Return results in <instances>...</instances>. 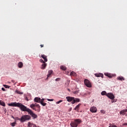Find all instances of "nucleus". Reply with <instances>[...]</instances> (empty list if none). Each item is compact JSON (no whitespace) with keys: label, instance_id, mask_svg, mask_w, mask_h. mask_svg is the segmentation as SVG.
Returning <instances> with one entry per match:
<instances>
[{"label":"nucleus","instance_id":"1","mask_svg":"<svg viewBox=\"0 0 127 127\" xmlns=\"http://www.w3.org/2000/svg\"><path fill=\"white\" fill-rule=\"evenodd\" d=\"M8 106H9V107H17L18 108H19V109H20V110L22 111H23V110L25 107V106L23 105L22 104L16 102H12L11 103H9L8 104Z\"/></svg>","mask_w":127,"mask_h":127},{"label":"nucleus","instance_id":"2","mask_svg":"<svg viewBox=\"0 0 127 127\" xmlns=\"http://www.w3.org/2000/svg\"><path fill=\"white\" fill-rule=\"evenodd\" d=\"M23 112H27V113H28V114L30 115L34 120L35 119H37V115L33 113L31 109L27 108L26 106H25L24 110H23Z\"/></svg>","mask_w":127,"mask_h":127},{"label":"nucleus","instance_id":"3","mask_svg":"<svg viewBox=\"0 0 127 127\" xmlns=\"http://www.w3.org/2000/svg\"><path fill=\"white\" fill-rule=\"evenodd\" d=\"M81 123H82V121L80 119H75L74 121L70 123V126L72 127H77Z\"/></svg>","mask_w":127,"mask_h":127},{"label":"nucleus","instance_id":"4","mask_svg":"<svg viewBox=\"0 0 127 127\" xmlns=\"http://www.w3.org/2000/svg\"><path fill=\"white\" fill-rule=\"evenodd\" d=\"M31 119L30 116L28 115H23L21 117V119L18 118L19 121H21V123H24L26 121H29Z\"/></svg>","mask_w":127,"mask_h":127},{"label":"nucleus","instance_id":"5","mask_svg":"<svg viewBox=\"0 0 127 127\" xmlns=\"http://www.w3.org/2000/svg\"><path fill=\"white\" fill-rule=\"evenodd\" d=\"M84 83L85 86H86V87H87L88 88L92 87V84H91V82H90V81H89V80L85 79L84 81Z\"/></svg>","mask_w":127,"mask_h":127},{"label":"nucleus","instance_id":"6","mask_svg":"<svg viewBox=\"0 0 127 127\" xmlns=\"http://www.w3.org/2000/svg\"><path fill=\"white\" fill-rule=\"evenodd\" d=\"M107 97H108L109 99H110V100H114V99H115V95L111 92L107 93Z\"/></svg>","mask_w":127,"mask_h":127},{"label":"nucleus","instance_id":"7","mask_svg":"<svg viewBox=\"0 0 127 127\" xmlns=\"http://www.w3.org/2000/svg\"><path fill=\"white\" fill-rule=\"evenodd\" d=\"M90 111L91 113H97V108L96 107H92L90 109Z\"/></svg>","mask_w":127,"mask_h":127},{"label":"nucleus","instance_id":"8","mask_svg":"<svg viewBox=\"0 0 127 127\" xmlns=\"http://www.w3.org/2000/svg\"><path fill=\"white\" fill-rule=\"evenodd\" d=\"M66 99L67 101V102H73V101H74V97H72L71 96H67L66 97Z\"/></svg>","mask_w":127,"mask_h":127},{"label":"nucleus","instance_id":"9","mask_svg":"<svg viewBox=\"0 0 127 127\" xmlns=\"http://www.w3.org/2000/svg\"><path fill=\"white\" fill-rule=\"evenodd\" d=\"M80 102V99L74 98L73 101L71 102V104H74L75 103H79Z\"/></svg>","mask_w":127,"mask_h":127},{"label":"nucleus","instance_id":"10","mask_svg":"<svg viewBox=\"0 0 127 127\" xmlns=\"http://www.w3.org/2000/svg\"><path fill=\"white\" fill-rule=\"evenodd\" d=\"M127 112V109H125L123 110H121L120 112V115H122V116H125Z\"/></svg>","mask_w":127,"mask_h":127},{"label":"nucleus","instance_id":"11","mask_svg":"<svg viewBox=\"0 0 127 127\" xmlns=\"http://www.w3.org/2000/svg\"><path fill=\"white\" fill-rule=\"evenodd\" d=\"M41 57L42 58H43V59H44V60L45 62H47V61H48V60H47V57L46 56H45V55H42L41 56Z\"/></svg>","mask_w":127,"mask_h":127},{"label":"nucleus","instance_id":"12","mask_svg":"<svg viewBox=\"0 0 127 127\" xmlns=\"http://www.w3.org/2000/svg\"><path fill=\"white\" fill-rule=\"evenodd\" d=\"M95 77H101V78H104V74L102 73H95Z\"/></svg>","mask_w":127,"mask_h":127},{"label":"nucleus","instance_id":"13","mask_svg":"<svg viewBox=\"0 0 127 127\" xmlns=\"http://www.w3.org/2000/svg\"><path fill=\"white\" fill-rule=\"evenodd\" d=\"M30 108H33V107H37V108H40V106L39 105V104H31L30 106Z\"/></svg>","mask_w":127,"mask_h":127},{"label":"nucleus","instance_id":"14","mask_svg":"<svg viewBox=\"0 0 127 127\" xmlns=\"http://www.w3.org/2000/svg\"><path fill=\"white\" fill-rule=\"evenodd\" d=\"M34 100L36 103H40L41 99L39 97H36L34 98Z\"/></svg>","mask_w":127,"mask_h":127},{"label":"nucleus","instance_id":"15","mask_svg":"<svg viewBox=\"0 0 127 127\" xmlns=\"http://www.w3.org/2000/svg\"><path fill=\"white\" fill-rule=\"evenodd\" d=\"M48 74L47 75L48 78H49V77H51V75L52 73H53V71L52 70H50L48 71Z\"/></svg>","mask_w":127,"mask_h":127},{"label":"nucleus","instance_id":"16","mask_svg":"<svg viewBox=\"0 0 127 127\" xmlns=\"http://www.w3.org/2000/svg\"><path fill=\"white\" fill-rule=\"evenodd\" d=\"M47 66V64L44 63L42 64L41 69H45Z\"/></svg>","mask_w":127,"mask_h":127},{"label":"nucleus","instance_id":"17","mask_svg":"<svg viewBox=\"0 0 127 127\" xmlns=\"http://www.w3.org/2000/svg\"><path fill=\"white\" fill-rule=\"evenodd\" d=\"M117 80H119V81H125V78L123 76H118L117 77Z\"/></svg>","mask_w":127,"mask_h":127},{"label":"nucleus","instance_id":"18","mask_svg":"<svg viewBox=\"0 0 127 127\" xmlns=\"http://www.w3.org/2000/svg\"><path fill=\"white\" fill-rule=\"evenodd\" d=\"M80 106H81V104L79 103L78 105H77L75 108H74L75 111H76L77 112H78V111H79V109L80 108Z\"/></svg>","mask_w":127,"mask_h":127},{"label":"nucleus","instance_id":"19","mask_svg":"<svg viewBox=\"0 0 127 127\" xmlns=\"http://www.w3.org/2000/svg\"><path fill=\"white\" fill-rule=\"evenodd\" d=\"M18 66L19 68H21L22 67H23V63H22V62H19L18 64Z\"/></svg>","mask_w":127,"mask_h":127},{"label":"nucleus","instance_id":"20","mask_svg":"<svg viewBox=\"0 0 127 127\" xmlns=\"http://www.w3.org/2000/svg\"><path fill=\"white\" fill-rule=\"evenodd\" d=\"M0 105H1V106H2V107H5V103L2 100H0Z\"/></svg>","mask_w":127,"mask_h":127},{"label":"nucleus","instance_id":"21","mask_svg":"<svg viewBox=\"0 0 127 127\" xmlns=\"http://www.w3.org/2000/svg\"><path fill=\"white\" fill-rule=\"evenodd\" d=\"M105 76L109 77V78H112V77H113V76H112V74H111V73H105Z\"/></svg>","mask_w":127,"mask_h":127},{"label":"nucleus","instance_id":"22","mask_svg":"<svg viewBox=\"0 0 127 127\" xmlns=\"http://www.w3.org/2000/svg\"><path fill=\"white\" fill-rule=\"evenodd\" d=\"M61 70H63V71H65L66 70V69H67V68H66V66H64V65H62L60 67Z\"/></svg>","mask_w":127,"mask_h":127},{"label":"nucleus","instance_id":"23","mask_svg":"<svg viewBox=\"0 0 127 127\" xmlns=\"http://www.w3.org/2000/svg\"><path fill=\"white\" fill-rule=\"evenodd\" d=\"M102 96H106L108 95V93H107V92L106 91H103L101 92Z\"/></svg>","mask_w":127,"mask_h":127},{"label":"nucleus","instance_id":"24","mask_svg":"<svg viewBox=\"0 0 127 127\" xmlns=\"http://www.w3.org/2000/svg\"><path fill=\"white\" fill-rule=\"evenodd\" d=\"M70 75V76H73L74 77L76 76L75 72L74 71L71 72Z\"/></svg>","mask_w":127,"mask_h":127},{"label":"nucleus","instance_id":"25","mask_svg":"<svg viewBox=\"0 0 127 127\" xmlns=\"http://www.w3.org/2000/svg\"><path fill=\"white\" fill-rule=\"evenodd\" d=\"M15 93H16L17 94H18L19 95H23V92H21L18 90H16Z\"/></svg>","mask_w":127,"mask_h":127},{"label":"nucleus","instance_id":"26","mask_svg":"<svg viewBox=\"0 0 127 127\" xmlns=\"http://www.w3.org/2000/svg\"><path fill=\"white\" fill-rule=\"evenodd\" d=\"M3 87H4V88H6L7 89H9V88H10V86L5 84L3 85Z\"/></svg>","mask_w":127,"mask_h":127},{"label":"nucleus","instance_id":"27","mask_svg":"<svg viewBox=\"0 0 127 127\" xmlns=\"http://www.w3.org/2000/svg\"><path fill=\"white\" fill-rule=\"evenodd\" d=\"M109 127H117V126L115 125L110 124Z\"/></svg>","mask_w":127,"mask_h":127},{"label":"nucleus","instance_id":"28","mask_svg":"<svg viewBox=\"0 0 127 127\" xmlns=\"http://www.w3.org/2000/svg\"><path fill=\"white\" fill-rule=\"evenodd\" d=\"M32 127V124L31 123L29 122L28 124V127Z\"/></svg>","mask_w":127,"mask_h":127},{"label":"nucleus","instance_id":"29","mask_svg":"<svg viewBox=\"0 0 127 127\" xmlns=\"http://www.w3.org/2000/svg\"><path fill=\"white\" fill-rule=\"evenodd\" d=\"M62 102H63V100H60V101L57 102H56V104H57V105H58L59 104H60V103H62Z\"/></svg>","mask_w":127,"mask_h":127},{"label":"nucleus","instance_id":"30","mask_svg":"<svg viewBox=\"0 0 127 127\" xmlns=\"http://www.w3.org/2000/svg\"><path fill=\"white\" fill-rule=\"evenodd\" d=\"M41 104L42 105V106H43V107H45V106L46 105H47L46 103H44V102H42V103H41Z\"/></svg>","mask_w":127,"mask_h":127},{"label":"nucleus","instance_id":"31","mask_svg":"<svg viewBox=\"0 0 127 127\" xmlns=\"http://www.w3.org/2000/svg\"><path fill=\"white\" fill-rule=\"evenodd\" d=\"M40 62H41V63H43V64L45 63V62L42 59L40 60Z\"/></svg>","mask_w":127,"mask_h":127},{"label":"nucleus","instance_id":"32","mask_svg":"<svg viewBox=\"0 0 127 127\" xmlns=\"http://www.w3.org/2000/svg\"><path fill=\"white\" fill-rule=\"evenodd\" d=\"M47 101H48L49 102H53V101H54V99H47Z\"/></svg>","mask_w":127,"mask_h":127},{"label":"nucleus","instance_id":"33","mask_svg":"<svg viewBox=\"0 0 127 127\" xmlns=\"http://www.w3.org/2000/svg\"><path fill=\"white\" fill-rule=\"evenodd\" d=\"M43 102H44V98L41 99L40 103V104H41V103H43Z\"/></svg>","mask_w":127,"mask_h":127},{"label":"nucleus","instance_id":"34","mask_svg":"<svg viewBox=\"0 0 127 127\" xmlns=\"http://www.w3.org/2000/svg\"><path fill=\"white\" fill-rule=\"evenodd\" d=\"M31 109H33L34 111H37L36 108L35 107H31Z\"/></svg>","mask_w":127,"mask_h":127},{"label":"nucleus","instance_id":"35","mask_svg":"<svg viewBox=\"0 0 127 127\" xmlns=\"http://www.w3.org/2000/svg\"><path fill=\"white\" fill-rule=\"evenodd\" d=\"M78 93H79L78 91H75L73 92V94H78Z\"/></svg>","mask_w":127,"mask_h":127},{"label":"nucleus","instance_id":"36","mask_svg":"<svg viewBox=\"0 0 127 127\" xmlns=\"http://www.w3.org/2000/svg\"><path fill=\"white\" fill-rule=\"evenodd\" d=\"M122 126H127V123H124L122 124Z\"/></svg>","mask_w":127,"mask_h":127},{"label":"nucleus","instance_id":"37","mask_svg":"<svg viewBox=\"0 0 127 127\" xmlns=\"http://www.w3.org/2000/svg\"><path fill=\"white\" fill-rule=\"evenodd\" d=\"M11 126H12V127H14V126H15V123H12V124H11Z\"/></svg>","mask_w":127,"mask_h":127},{"label":"nucleus","instance_id":"38","mask_svg":"<svg viewBox=\"0 0 127 127\" xmlns=\"http://www.w3.org/2000/svg\"><path fill=\"white\" fill-rule=\"evenodd\" d=\"M60 78H58L57 79H56V81H60Z\"/></svg>","mask_w":127,"mask_h":127},{"label":"nucleus","instance_id":"39","mask_svg":"<svg viewBox=\"0 0 127 127\" xmlns=\"http://www.w3.org/2000/svg\"><path fill=\"white\" fill-rule=\"evenodd\" d=\"M36 111H37L38 113H39V112H40V108H39Z\"/></svg>","mask_w":127,"mask_h":127},{"label":"nucleus","instance_id":"40","mask_svg":"<svg viewBox=\"0 0 127 127\" xmlns=\"http://www.w3.org/2000/svg\"><path fill=\"white\" fill-rule=\"evenodd\" d=\"M25 100L27 101V102H28V101H29L28 98L26 97V98H25Z\"/></svg>","mask_w":127,"mask_h":127},{"label":"nucleus","instance_id":"41","mask_svg":"<svg viewBox=\"0 0 127 127\" xmlns=\"http://www.w3.org/2000/svg\"><path fill=\"white\" fill-rule=\"evenodd\" d=\"M40 47H41V48H42V47H44V45H41Z\"/></svg>","mask_w":127,"mask_h":127},{"label":"nucleus","instance_id":"42","mask_svg":"<svg viewBox=\"0 0 127 127\" xmlns=\"http://www.w3.org/2000/svg\"><path fill=\"white\" fill-rule=\"evenodd\" d=\"M1 90H2V91H5V89L3 87L1 88Z\"/></svg>","mask_w":127,"mask_h":127},{"label":"nucleus","instance_id":"43","mask_svg":"<svg viewBox=\"0 0 127 127\" xmlns=\"http://www.w3.org/2000/svg\"><path fill=\"white\" fill-rule=\"evenodd\" d=\"M112 103H116V101L115 100H112Z\"/></svg>","mask_w":127,"mask_h":127},{"label":"nucleus","instance_id":"44","mask_svg":"<svg viewBox=\"0 0 127 127\" xmlns=\"http://www.w3.org/2000/svg\"><path fill=\"white\" fill-rule=\"evenodd\" d=\"M33 125V127H37L35 124H32Z\"/></svg>","mask_w":127,"mask_h":127},{"label":"nucleus","instance_id":"45","mask_svg":"<svg viewBox=\"0 0 127 127\" xmlns=\"http://www.w3.org/2000/svg\"><path fill=\"white\" fill-rule=\"evenodd\" d=\"M11 82H12V83H14V80H11Z\"/></svg>","mask_w":127,"mask_h":127},{"label":"nucleus","instance_id":"46","mask_svg":"<svg viewBox=\"0 0 127 127\" xmlns=\"http://www.w3.org/2000/svg\"><path fill=\"white\" fill-rule=\"evenodd\" d=\"M101 112L104 113V110H101Z\"/></svg>","mask_w":127,"mask_h":127},{"label":"nucleus","instance_id":"47","mask_svg":"<svg viewBox=\"0 0 127 127\" xmlns=\"http://www.w3.org/2000/svg\"><path fill=\"white\" fill-rule=\"evenodd\" d=\"M4 112L5 113H6V111H5V110H6L5 108H4Z\"/></svg>","mask_w":127,"mask_h":127},{"label":"nucleus","instance_id":"48","mask_svg":"<svg viewBox=\"0 0 127 127\" xmlns=\"http://www.w3.org/2000/svg\"><path fill=\"white\" fill-rule=\"evenodd\" d=\"M68 91H70V89H68Z\"/></svg>","mask_w":127,"mask_h":127},{"label":"nucleus","instance_id":"49","mask_svg":"<svg viewBox=\"0 0 127 127\" xmlns=\"http://www.w3.org/2000/svg\"><path fill=\"white\" fill-rule=\"evenodd\" d=\"M12 118H13V119H14L13 116H12Z\"/></svg>","mask_w":127,"mask_h":127}]
</instances>
